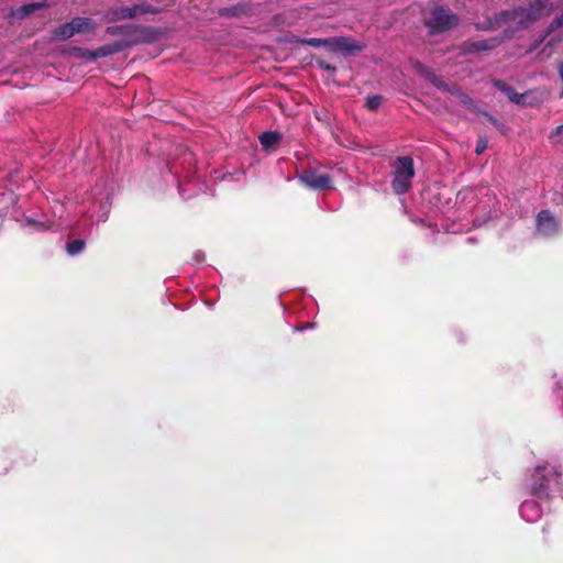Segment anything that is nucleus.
Listing matches in <instances>:
<instances>
[{
  "label": "nucleus",
  "instance_id": "4be33fe9",
  "mask_svg": "<svg viewBox=\"0 0 563 563\" xmlns=\"http://www.w3.org/2000/svg\"><path fill=\"white\" fill-rule=\"evenodd\" d=\"M549 141L553 145L563 144V124L556 126L550 132Z\"/></svg>",
  "mask_w": 563,
  "mask_h": 563
},
{
  "label": "nucleus",
  "instance_id": "2f4dec72",
  "mask_svg": "<svg viewBox=\"0 0 563 563\" xmlns=\"http://www.w3.org/2000/svg\"><path fill=\"white\" fill-rule=\"evenodd\" d=\"M556 69L561 80L563 81V60L558 63ZM561 96H563V92L561 93Z\"/></svg>",
  "mask_w": 563,
  "mask_h": 563
},
{
  "label": "nucleus",
  "instance_id": "39448f33",
  "mask_svg": "<svg viewBox=\"0 0 563 563\" xmlns=\"http://www.w3.org/2000/svg\"><path fill=\"white\" fill-rule=\"evenodd\" d=\"M299 181L313 190H324L332 188V179L329 174L318 173L313 168L303 169L299 176Z\"/></svg>",
  "mask_w": 563,
  "mask_h": 563
},
{
  "label": "nucleus",
  "instance_id": "ddd939ff",
  "mask_svg": "<svg viewBox=\"0 0 563 563\" xmlns=\"http://www.w3.org/2000/svg\"><path fill=\"white\" fill-rule=\"evenodd\" d=\"M70 23L74 27L75 34L93 32L96 29V23L90 18L76 16L70 21Z\"/></svg>",
  "mask_w": 563,
  "mask_h": 563
},
{
  "label": "nucleus",
  "instance_id": "f257e3e1",
  "mask_svg": "<svg viewBox=\"0 0 563 563\" xmlns=\"http://www.w3.org/2000/svg\"><path fill=\"white\" fill-rule=\"evenodd\" d=\"M547 0H530L527 7H517L511 10L500 11L495 14L494 20L489 22V26L484 30L499 26L506 22H515V27H508L514 30V34L518 31L527 30L529 26L534 24L543 14L545 9Z\"/></svg>",
  "mask_w": 563,
  "mask_h": 563
},
{
  "label": "nucleus",
  "instance_id": "9b49d317",
  "mask_svg": "<svg viewBox=\"0 0 563 563\" xmlns=\"http://www.w3.org/2000/svg\"><path fill=\"white\" fill-rule=\"evenodd\" d=\"M137 15H136L135 5L112 8L108 12V19H109V21H112V22L122 21V20H132Z\"/></svg>",
  "mask_w": 563,
  "mask_h": 563
},
{
  "label": "nucleus",
  "instance_id": "aec40b11",
  "mask_svg": "<svg viewBox=\"0 0 563 563\" xmlns=\"http://www.w3.org/2000/svg\"><path fill=\"white\" fill-rule=\"evenodd\" d=\"M136 10V15L140 14H157L159 11L157 8L152 5L151 3L143 1L134 4Z\"/></svg>",
  "mask_w": 563,
  "mask_h": 563
},
{
  "label": "nucleus",
  "instance_id": "6e6552de",
  "mask_svg": "<svg viewBox=\"0 0 563 563\" xmlns=\"http://www.w3.org/2000/svg\"><path fill=\"white\" fill-rule=\"evenodd\" d=\"M532 495L540 498H549V478L544 474V467H537L533 474Z\"/></svg>",
  "mask_w": 563,
  "mask_h": 563
},
{
  "label": "nucleus",
  "instance_id": "a211bd4d",
  "mask_svg": "<svg viewBox=\"0 0 563 563\" xmlns=\"http://www.w3.org/2000/svg\"><path fill=\"white\" fill-rule=\"evenodd\" d=\"M86 242L81 239L73 240L66 244V251L69 255H77L84 251Z\"/></svg>",
  "mask_w": 563,
  "mask_h": 563
},
{
  "label": "nucleus",
  "instance_id": "20e7f679",
  "mask_svg": "<svg viewBox=\"0 0 563 563\" xmlns=\"http://www.w3.org/2000/svg\"><path fill=\"white\" fill-rule=\"evenodd\" d=\"M514 37V30L505 29L501 35L494 36L486 40L481 41H464L460 44V55H470V54H476L479 52H487L492 51L496 47H498L500 44H503L505 41H509Z\"/></svg>",
  "mask_w": 563,
  "mask_h": 563
},
{
  "label": "nucleus",
  "instance_id": "f03ea898",
  "mask_svg": "<svg viewBox=\"0 0 563 563\" xmlns=\"http://www.w3.org/2000/svg\"><path fill=\"white\" fill-rule=\"evenodd\" d=\"M391 188L395 194L404 195L409 191L415 177V163L411 156H398L394 164Z\"/></svg>",
  "mask_w": 563,
  "mask_h": 563
},
{
  "label": "nucleus",
  "instance_id": "7ed1b4c3",
  "mask_svg": "<svg viewBox=\"0 0 563 563\" xmlns=\"http://www.w3.org/2000/svg\"><path fill=\"white\" fill-rule=\"evenodd\" d=\"M459 23L460 16L457 14L452 13L449 8L438 5L431 10V16L426 25L431 34H440L454 29Z\"/></svg>",
  "mask_w": 563,
  "mask_h": 563
},
{
  "label": "nucleus",
  "instance_id": "c85d7f7f",
  "mask_svg": "<svg viewBox=\"0 0 563 563\" xmlns=\"http://www.w3.org/2000/svg\"><path fill=\"white\" fill-rule=\"evenodd\" d=\"M487 146H488L487 139L479 136V139L477 140V143H476L475 154L476 155L483 154L485 152V150L487 148Z\"/></svg>",
  "mask_w": 563,
  "mask_h": 563
},
{
  "label": "nucleus",
  "instance_id": "0eeeda50",
  "mask_svg": "<svg viewBox=\"0 0 563 563\" xmlns=\"http://www.w3.org/2000/svg\"><path fill=\"white\" fill-rule=\"evenodd\" d=\"M328 48L341 53H356L363 51L362 45L347 36L329 37Z\"/></svg>",
  "mask_w": 563,
  "mask_h": 563
},
{
  "label": "nucleus",
  "instance_id": "cd10ccee",
  "mask_svg": "<svg viewBox=\"0 0 563 563\" xmlns=\"http://www.w3.org/2000/svg\"><path fill=\"white\" fill-rule=\"evenodd\" d=\"M316 64L319 68L323 69V70H327L329 73H331L332 75H334L336 73V67H334L333 65L329 64L328 62H325L324 59H317L316 60Z\"/></svg>",
  "mask_w": 563,
  "mask_h": 563
},
{
  "label": "nucleus",
  "instance_id": "f8f14e48",
  "mask_svg": "<svg viewBox=\"0 0 563 563\" xmlns=\"http://www.w3.org/2000/svg\"><path fill=\"white\" fill-rule=\"evenodd\" d=\"M450 95L454 96L461 104L465 106L472 112H481V109L477 107L475 100L471 98L467 93L463 92L459 86L453 85L450 90Z\"/></svg>",
  "mask_w": 563,
  "mask_h": 563
},
{
  "label": "nucleus",
  "instance_id": "4468645a",
  "mask_svg": "<svg viewBox=\"0 0 563 563\" xmlns=\"http://www.w3.org/2000/svg\"><path fill=\"white\" fill-rule=\"evenodd\" d=\"M142 29L134 24H126V25H113L108 26L106 29V33L111 36H124V37H131L134 33L137 31H141Z\"/></svg>",
  "mask_w": 563,
  "mask_h": 563
},
{
  "label": "nucleus",
  "instance_id": "dca6fc26",
  "mask_svg": "<svg viewBox=\"0 0 563 563\" xmlns=\"http://www.w3.org/2000/svg\"><path fill=\"white\" fill-rule=\"evenodd\" d=\"M48 4L46 1H40V2H31L24 5H21L19 9H16L12 14L19 19H24L35 11L42 10L47 8Z\"/></svg>",
  "mask_w": 563,
  "mask_h": 563
},
{
  "label": "nucleus",
  "instance_id": "5701e85b",
  "mask_svg": "<svg viewBox=\"0 0 563 563\" xmlns=\"http://www.w3.org/2000/svg\"><path fill=\"white\" fill-rule=\"evenodd\" d=\"M383 96L372 95L366 98V108L371 111H376L383 103Z\"/></svg>",
  "mask_w": 563,
  "mask_h": 563
},
{
  "label": "nucleus",
  "instance_id": "412c9836",
  "mask_svg": "<svg viewBox=\"0 0 563 563\" xmlns=\"http://www.w3.org/2000/svg\"><path fill=\"white\" fill-rule=\"evenodd\" d=\"M493 86L501 91L503 93H505L507 96V98L509 99L514 92H516L515 88L511 87L510 85H508L506 81L501 80V79H496L493 81Z\"/></svg>",
  "mask_w": 563,
  "mask_h": 563
},
{
  "label": "nucleus",
  "instance_id": "72a5a7b5",
  "mask_svg": "<svg viewBox=\"0 0 563 563\" xmlns=\"http://www.w3.org/2000/svg\"><path fill=\"white\" fill-rule=\"evenodd\" d=\"M554 44V40L548 42L547 46H552Z\"/></svg>",
  "mask_w": 563,
  "mask_h": 563
},
{
  "label": "nucleus",
  "instance_id": "473e14b6",
  "mask_svg": "<svg viewBox=\"0 0 563 563\" xmlns=\"http://www.w3.org/2000/svg\"><path fill=\"white\" fill-rule=\"evenodd\" d=\"M86 48H81V47H74L73 51L74 53L79 56V57H82V51H85Z\"/></svg>",
  "mask_w": 563,
  "mask_h": 563
},
{
  "label": "nucleus",
  "instance_id": "423d86ee",
  "mask_svg": "<svg viewBox=\"0 0 563 563\" xmlns=\"http://www.w3.org/2000/svg\"><path fill=\"white\" fill-rule=\"evenodd\" d=\"M538 231L547 236L559 232V222L550 210H542L537 216Z\"/></svg>",
  "mask_w": 563,
  "mask_h": 563
},
{
  "label": "nucleus",
  "instance_id": "6ab92c4d",
  "mask_svg": "<svg viewBox=\"0 0 563 563\" xmlns=\"http://www.w3.org/2000/svg\"><path fill=\"white\" fill-rule=\"evenodd\" d=\"M478 114L484 115L486 118V120L489 123H492L503 135L507 134L508 129L506 128V125L501 121L496 119L494 115H492L490 113H488L486 111H482V110Z\"/></svg>",
  "mask_w": 563,
  "mask_h": 563
},
{
  "label": "nucleus",
  "instance_id": "2eb2a0df",
  "mask_svg": "<svg viewBox=\"0 0 563 563\" xmlns=\"http://www.w3.org/2000/svg\"><path fill=\"white\" fill-rule=\"evenodd\" d=\"M282 133L278 131H265L260 136V143L263 150L268 151L274 148L282 140Z\"/></svg>",
  "mask_w": 563,
  "mask_h": 563
},
{
  "label": "nucleus",
  "instance_id": "bb28decb",
  "mask_svg": "<svg viewBox=\"0 0 563 563\" xmlns=\"http://www.w3.org/2000/svg\"><path fill=\"white\" fill-rule=\"evenodd\" d=\"M527 97H528V93H519V92H514V95L509 98V100L518 106H526V104H531L530 102H527Z\"/></svg>",
  "mask_w": 563,
  "mask_h": 563
},
{
  "label": "nucleus",
  "instance_id": "c756f323",
  "mask_svg": "<svg viewBox=\"0 0 563 563\" xmlns=\"http://www.w3.org/2000/svg\"><path fill=\"white\" fill-rule=\"evenodd\" d=\"M82 58H87V59H90V60H96L98 59V56H97V51L96 49H85L82 51Z\"/></svg>",
  "mask_w": 563,
  "mask_h": 563
},
{
  "label": "nucleus",
  "instance_id": "393cba45",
  "mask_svg": "<svg viewBox=\"0 0 563 563\" xmlns=\"http://www.w3.org/2000/svg\"><path fill=\"white\" fill-rule=\"evenodd\" d=\"M563 26V12L552 20V22L549 24L548 29L545 30V36H550L551 33H553L556 29Z\"/></svg>",
  "mask_w": 563,
  "mask_h": 563
},
{
  "label": "nucleus",
  "instance_id": "f3484780",
  "mask_svg": "<svg viewBox=\"0 0 563 563\" xmlns=\"http://www.w3.org/2000/svg\"><path fill=\"white\" fill-rule=\"evenodd\" d=\"M53 38L59 40V41H66L75 35L74 27L71 26V23H65L56 29L53 30Z\"/></svg>",
  "mask_w": 563,
  "mask_h": 563
},
{
  "label": "nucleus",
  "instance_id": "a878e982",
  "mask_svg": "<svg viewBox=\"0 0 563 563\" xmlns=\"http://www.w3.org/2000/svg\"><path fill=\"white\" fill-rule=\"evenodd\" d=\"M302 43H305V44H307L309 46H312V47H321V46L328 47L329 38L311 37V38L303 40Z\"/></svg>",
  "mask_w": 563,
  "mask_h": 563
},
{
  "label": "nucleus",
  "instance_id": "1a4fd4ad",
  "mask_svg": "<svg viewBox=\"0 0 563 563\" xmlns=\"http://www.w3.org/2000/svg\"><path fill=\"white\" fill-rule=\"evenodd\" d=\"M253 13L252 4L247 2H239L234 5L221 8L219 10V15L223 18H242L249 16Z\"/></svg>",
  "mask_w": 563,
  "mask_h": 563
},
{
  "label": "nucleus",
  "instance_id": "7c9ffc66",
  "mask_svg": "<svg viewBox=\"0 0 563 563\" xmlns=\"http://www.w3.org/2000/svg\"><path fill=\"white\" fill-rule=\"evenodd\" d=\"M547 37H548V36H545V32H544L542 35H540V36H539V37L533 42V44L531 45V47H530V49H529V51H530V52L536 51V49H537V48H538V47H539V46H540V45L545 41V38H547Z\"/></svg>",
  "mask_w": 563,
  "mask_h": 563
},
{
  "label": "nucleus",
  "instance_id": "b1692460",
  "mask_svg": "<svg viewBox=\"0 0 563 563\" xmlns=\"http://www.w3.org/2000/svg\"><path fill=\"white\" fill-rule=\"evenodd\" d=\"M430 81L432 82L433 86H435L438 89L442 90V91H446L450 93V90L452 88L453 85H449L448 82H445L442 77L440 76H435L433 75L432 78L430 79Z\"/></svg>",
  "mask_w": 563,
  "mask_h": 563
},
{
  "label": "nucleus",
  "instance_id": "9d476101",
  "mask_svg": "<svg viewBox=\"0 0 563 563\" xmlns=\"http://www.w3.org/2000/svg\"><path fill=\"white\" fill-rule=\"evenodd\" d=\"M136 40L132 41H117L110 44H106L103 46H100L96 48L98 58L107 57L113 54H117L119 52H122L126 47L136 44Z\"/></svg>",
  "mask_w": 563,
  "mask_h": 563
}]
</instances>
